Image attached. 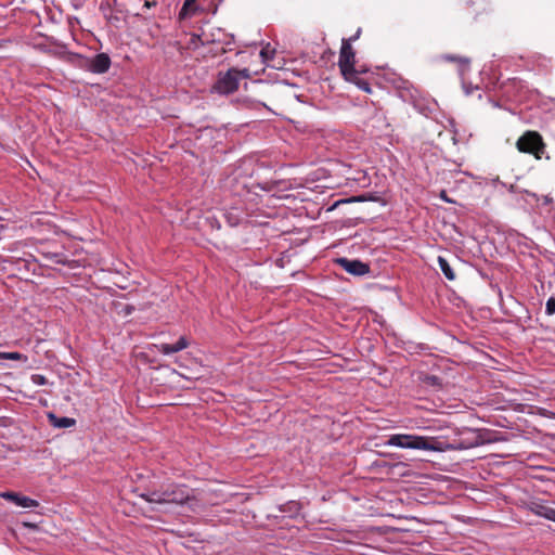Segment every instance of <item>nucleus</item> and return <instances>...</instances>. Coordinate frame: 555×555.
<instances>
[{
  "label": "nucleus",
  "instance_id": "obj_1",
  "mask_svg": "<svg viewBox=\"0 0 555 555\" xmlns=\"http://www.w3.org/2000/svg\"><path fill=\"white\" fill-rule=\"evenodd\" d=\"M385 446L401 449L444 452L454 449L447 440L437 437H426L411 434L390 435Z\"/></svg>",
  "mask_w": 555,
  "mask_h": 555
},
{
  "label": "nucleus",
  "instance_id": "obj_2",
  "mask_svg": "<svg viewBox=\"0 0 555 555\" xmlns=\"http://www.w3.org/2000/svg\"><path fill=\"white\" fill-rule=\"evenodd\" d=\"M140 498L149 503L182 505L194 499V490L185 485L168 483L158 490L143 492Z\"/></svg>",
  "mask_w": 555,
  "mask_h": 555
},
{
  "label": "nucleus",
  "instance_id": "obj_3",
  "mask_svg": "<svg viewBox=\"0 0 555 555\" xmlns=\"http://www.w3.org/2000/svg\"><path fill=\"white\" fill-rule=\"evenodd\" d=\"M516 147L520 153L532 154L537 159H541L545 153L546 145L539 132L528 130L519 137Z\"/></svg>",
  "mask_w": 555,
  "mask_h": 555
},
{
  "label": "nucleus",
  "instance_id": "obj_4",
  "mask_svg": "<svg viewBox=\"0 0 555 555\" xmlns=\"http://www.w3.org/2000/svg\"><path fill=\"white\" fill-rule=\"evenodd\" d=\"M248 76V69L230 68L225 74L219 75L214 89L221 94L232 93L237 90L240 81Z\"/></svg>",
  "mask_w": 555,
  "mask_h": 555
},
{
  "label": "nucleus",
  "instance_id": "obj_5",
  "mask_svg": "<svg viewBox=\"0 0 555 555\" xmlns=\"http://www.w3.org/2000/svg\"><path fill=\"white\" fill-rule=\"evenodd\" d=\"M356 53L350 44V40H341L338 66L343 76L354 77Z\"/></svg>",
  "mask_w": 555,
  "mask_h": 555
},
{
  "label": "nucleus",
  "instance_id": "obj_6",
  "mask_svg": "<svg viewBox=\"0 0 555 555\" xmlns=\"http://www.w3.org/2000/svg\"><path fill=\"white\" fill-rule=\"evenodd\" d=\"M79 60V66L93 73V74H104L111 67V57L106 53H99L93 57H86L81 55H77Z\"/></svg>",
  "mask_w": 555,
  "mask_h": 555
},
{
  "label": "nucleus",
  "instance_id": "obj_7",
  "mask_svg": "<svg viewBox=\"0 0 555 555\" xmlns=\"http://www.w3.org/2000/svg\"><path fill=\"white\" fill-rule=\"evenodd\" d=\"M336 263L354 276H363L370 272V266L358 259L338 258Z\"/></svg>",
  "mask_w": 555,
  "mask_h": 555
},
{
  "label": "nucleus",
  "instance_id": "obj_8",
  "mask_svg": "<svg viewBox=\"0 0 555 555\" xmlns=\"http://www.w3.org/2000/svg\"><path fill=\"white\" fill-rule=\"evenodd\" d=\"M0 496L24 508L39 506L38 501L12 491L2 492Z\"/></svg>",
  "mask_w": 555,
  "mask_h": 555
},
{
  "label": "nucleus",
  "instance_id": "obj_9",
  "mask_svg": "<svg viewBox=\"0 0 555 555\" xmlns=\"http://www.w3.org/2000/svg\"><path fill=\"white\" fill-rule=\"evenodd\" d=\"M190 346V341L185 336H181L175 344L160 343L154 345V348L163 354H172L184 350Z\"/></svg>",
  "mask_w": 555,
  "mask_h": 555
},
{
  "label": "nucleus",
  "instance_id": "obj_10",
  "mask_svg": "<svg viewBox=\"0 0 555 555\" xmlns=\"http://www.w3.org/2000/svg\"><path fill=\"white\" fill-rule=\"evenodd\" d=\"M529 509L538 516L555 521V508L541 502H531Z\"/></svg>",
  "mask_w": 555,
  "mask_h": 555
},
{
  "label": "nucleus",
  "instance_id": "obj_11",
  "mask_svg": "<svg viewBox=\"0 0 555 555\" xmlns=\"http://www.w3.org/2000/svg\"><path fill=\"white\" fill-rule=\"evenodd\" d=\"M49 423L55 428H68L76 424V420L72 417L62 416L59 417L54 413L48 414Z\"/></svg>",
  "mask_w": 555,
  "mask_h": 555
},
{
  "label": "nucleus",
  "instance_id": "obj_12",
  "mask_svg": "<svg viewBox=\"0 0 555 555\" xmlns=\"http://www.w3.org/2000/svg\"><path fill=\"white\" fill-rule=\"evenodd\" d=\"M364 72H365V69H356L354 70V77L351 78L349 76H344V78L347 81H350V82L357 85L358 88L363 90L364 92L371 93L372 89H371V86H370L369 81H366L365 79L360 77V74L364 73Z\"/></svg>",
  "mask_w": 555,
  "mask_h": 555
},
{
  "label": "nucleus",
  "instance_id": "obj_13",
  "mask_svg": "<svg viewBox=\"0 0 555 555\" xmlns=\"http://www.w3.org/2000/svg\"><path fill=\"white\" fill-rule=\"evenodd\" d=\"M438 266H439L440 270L442 271V273L444 274V276L449 281L455 280V278H456L455 272L453 271L449 261L446 258L439 256L438 257Z\"/></svg>",
  "mask_w": 555,
  "mask_h": 555
},
{
  "label": "nucleus",
  "instance_id": "obj_14",
  "mask_svg": "<svg viewBox=\"0 0 555 555\" xmlns=\"http://www.w3.org/2000/svg\"><path fill=\"white\" fill-rule=\"evenodd\" d=\"M196 1L197 0H184L183 5L179 12V16L181 18H185L190 15H193L197 11Z\"/></svg>",
  "mask_w": 555,
  "mask_h": 555
},
{
  "label": "nucleus",
  "instance_id": "obj_15",
  "mask_svg": "<svg viewBox=\"0 0 555 555\" xmlns=\"http://www.w3.org/2000/svg\"><path fill=\"white\" fill-rule=\"evenodd\" d=\"M443 59L449 62H459L462 70L469 66V59L467 57L447 54L443 56Z\"/></svg>",
  "mask_w": 555,
  "mask_h": 555
},
{
  "label": "nucleus",
  "instance_id": "obj_16",
  "mask_svg": "<svg viewBox=\"0 0 555 555\" xmlns=\"http://www.w3.org/2000/svg\"><path fill=\"white\" fill-rule=\"evenodd\" d=\"M1 357L7 360H22V359H24L25 361L27 360L26 356H23L20 352H4V353H2Z\"/></svg>",
  "mask_w": 555,
  "mask_h": 555
},
{
  "label": "nucleus",
  "instance_id": "obj_17",
  "mask_svg": "<svg viewBox=\"0 0 555 555\" xmlns=\"http://www.w3.org/2000/svg\"><path fill=\"white\" fill-rule=\"evenodd\" d=\"M545 313L547 315H552L555 313V297L552 296L546 300L545 305Z\"/></svg>",
  "mask_w": 555,
  "mask_h": 555
},
{
  "label": "nucleus",
  "instance_id": "obj_18",
  "mask_svg": "<svg viewBox=\"0 0 555 555\" xmlns=\"http://www.w3.org/2000/svg\"><path fill=\"white\" fill-rule=\"evenodd\" d=\"M271 54V51L269 50V48H263L261 51H260V56L261 59L266 62L268 59H269V55Z\"/></svg>",
  "mask_w": 555,
  "mask_h": 555
},
{
  "label": "nucleus",
  "instance_id": "obj_19",
  "mask_svg": "<svg viewBox=\"0 0 555 555\" xmlns=\"http://www.w3.org/2000/svg\"><path fill=\"white\" fill-rule=\"evenodd\" d=\"M33 379H34V382H35L36 384H38V385H43V384H46V378H44V376H42V375H34V376H33Z\"/></svg>",
  "mask_w": 555,
  "mask_h": 555
},
{
  "label": "nucleus",
  "instance_id": "obj_20",
  "mask_svg": "<svg viewBox=\"0 0 555 555\" xmlns=\"http://www.w3.org/2000/svg\"><path fill=\"white\" fill-rule=\"evenodd\" d=\"M360 35H361V28H359L353 36H351L350 38H347V40H350V44H351L353 41L359 39ZM343 40H346V38H344Z\"/></svg>",
  "mask_w": 555,
  "mask_h": 555
},
{
  "label": "nucleus",
  "instance_id": "obj_21",
  "mask_svg": "<svg viewBox=\"0 0 555 555\" xmlns=\"http://www.w3.org/2000/svg\"><path fill=\"white\" fill-rule=\"evenodd\" d=\"M155 4H156V2H154V1H153V2H151V1H145L144 7H145V8H152V7H154Z\"/></svg>",
  "mask_w": 555,
  "mask_h": 555
},
{
  "label": "nucleus",
  "instance_id": "obj_22",
  "mask_svg": "<svg viewBox=\"0 0 555 555\" xmlns=\"http://www.w3.org/2000/svg\"><path fill=\"white\" fill-rule=\"evenodd\" d=\"M363 198L362 197H351L350 199H348V202H362Z\"/></svg>",
  "mask_w": 555,
  "mask_h": 555
}]
</instances>
